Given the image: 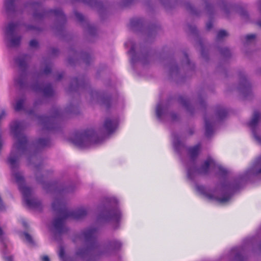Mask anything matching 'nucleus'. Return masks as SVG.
Listing matches in <instances>:
<instances>
[{"mask_svg":"<svg viewBox=\"0 0 261 261\" xmlns=\"http://www.w3.org/2000/svg\"><path fill=\"white\" fill-rule=\"evenodd\" d=\"M172 137L174 152L186 168L188 179L198 192L209 199L222 203L227 202L246 182L261 177V156L244 173L229 179L228 171L211 157L207 158L199 168L197 167L200 143L187 147L177 134L172 133Z\"/></svg>","mask_w":261,"mask_h":261,"instance_id":"nucleus-1","label":"nucleus"},{"mask_svg":"<svg viewBox=\"0 0 261 261\" xmlns=\"http://www.w3.org/2000/svg\"><path fill=\"white\" fill-rule=\"evenodd\" d=\"M100 212L95 225L90 226L81 231L80 237L84 240L86 247L79 248L76 255L82 259L88 257L90 260H96L103 256H109L120 249L122 243L117 240H112L104 245H100L97 241V234L100 225L111 221L116 223L114 229L119 227L122 214L118 207V200L114 197L103 198L99 206Z\"/></svg>","mask_w":261,"mask_h":261,"instance_id":"nucleus-2","label":"nucleus"},{"mask_svg":"<svg viewBox=\"0 0 261 261\" xmlns=\"http://www.w3.org/2000/svg\"><path fill=\"white\" fill-rule=\"evenodd\" d=\"M10 127L11 133L17 139V141L13 144L7 161L11 169L12 176L18 184L25 204L30 208H39L41 207V202L36 198H31V189L24 185L23 176L20 172H16L19 158L22 154L29 151L31 147L27 137L22 133L25 127L24 122L21 121H15L11 123Z\"/></svg>","mask_w":261,"mask_h":261,"instance_id":"nucleus-3","label":"nucleus"},{"mask_svg":"<svg viewBox=\"0 0 261 261\" xmlns=\"http://www.w3.org/2000/svg\"><path fill=\"white\" fill-rule=\"evenodd\" d=\"M52 209L59 216L54 219L53 225L56 231L60 234L68 231V228L64 226L67 219H80L85 217L88 213L87 210L84 207L69 210L63 198H57L55 199L52 203Z\"/></svg>","mask_w":261,"mask_h":261,"instance_id":"nucleus-4","label":"nucleus"},{"mask_svg":"<svg viewBox=\"0 0 261 261\" xmlns=\"http://www.w3.org/2000/svg\"><path fill=\"white\" fill-rule=\"evenodd\" d=\"M103 140V138L99 137L93 129L76 132L72 139L73 143L81 148L89 147L93 144H99Z\"/></svg>","mask_w":261,"mask_h":261,"instance_id":"nucleus-5","label":"nucleus"},{"mask_svg":"<svg viewBox=\"0 0 261 261\" xmlns=\"http://www.w3.org/2000/svg\"><path fill=\"white\" fill-rule=\"evenodd\" d=\"M215 111V117L204 116V135L207 138H210L214 134L216 122L223 120L228 113L226 109L219 105L216 106Z\"/></svg>","mask_w":261,"mask_h":261,"instance_id":"nucleus-6","label":"nucleus"},{"mask_svg":"<svg viewBox=\"0 0 261 261\" xmlns=\"http://www.w3.org/2000/svg\"><path fill=\"white\" fill-rule=\"evenodd\" d=\"M64 112L58 108H54L51 110L50 115L38 116V119L44 129L57 130L60 127V121Z\"/></svg>","mask_w":261,"mask_h":261,"instance_id":"nucleus-7","label":"nucleus"},{"mask_svg":"<svg viewBox=\"0 0 261 261\" xmlns=\"http://www.w3.org/2000/svg\"><path fill=\"white\" fill-rule=\"evenodd\" d=\"M32 7L34 10L33 16L36 21L42 20L47 15L53 14L61 23H65L66 21V16L61 9L46 10L42 4L37 2L32 3Z\"/></svg>","mask_w":261,"mask_h":261,"instance_id":"nucleus-8","label":"nucleus"},{"mask_svg":"<svg viewBox=\"0 0 261 261\" xmlns=\"http://www.w3.org/2000/svg\"><path fill=\"white\" fill-rule=\"evenodd\" d=\"M254 237L246 238L244 240V244L242 246L232 248L227 254L223 255L221 259H227L229 261H245L244 256L246 248L252 244Z\"/></svg>","mask_w":261,"mask_h":261,"instance_id":"nucleus-9","label":"nucleus"},{"mask_svg":"<svg viewBox=\"0 0 261 261\" xmlns=\"http://www.w3.org/2000/svg\"><path fill=\"white\" fill-rule=\"evenodd\" d=\"M89 94L91 100H95L105 106L107 109H109L112 105L116 106L119 105L120 107H123L124 100L122 98H118L117 99L112 98L110 96L105 95L96 90H91Z\"/></svg>","mask_w":261,"mask_h":261,"instance_id":"nucleus-10","label":"nucleus"},{"mask_svg":"<svg viewBox=\"0 0 261 261\" xmlns=\"http://www.w3.org/2000/svg\"><path fill=\"white\" fill-rule=\"evenodd\" d=\"M30 59V56L23 54L19 56L15 60V63L18 64L19 68L21 70V73L19 77L15 79V84L21 89L24 88L27 84L25 72L27 68V63Z\"/></svg>","mask_w":261,"mask_h":261,"instance_id":"nucleus-11","label":"nucleus"},{"mask_svg":"<svg viewBox=\"0 0 261 261\" xmlns=\"http://www.w3.org/2000/svg\"><path fill=\"white\" fill-rule=\"evenodd\" d=\"M125 45L126 46L131 45L128 54L131 55L130 62L133 68H134L135 64L138 62H140L143 65L148 63L149 59V55L148 53H142L141 55L138 54L135 51L136 45L131 40L125 42Z\"/></svg>","mask_w":261,"mask_h":261,"instance_id":"nucleus-12","label":"nucleus"},{"mask_svg":"<svg viewBox=\"0 0 261 261\" xmlns=\"http://www.w3.org/2000/svg\"><path fill=\"white\" fill-rule=\"evenodd\" d=\"M155 114L158 119L161 122L166 121L169 116L172 121H176L178 118V116L176 113L169 114L168 105L163 103L162 101H160L156 105Z\"/></svg>","mask_w":261,"mask_h":261,"instance_id":"nucleus-13","label":"nucleus"},{"mask_svg":"<svg viewBox=\"0 0 261 261\" xmlns=\"http://www.w3.org/2000/svg\"><path fill=\"white\" fill-rule=\"evenodd\" d=\"M239 85L238 87L239 91L245 97H247L252 93L251 85L246 79L245 73L241 71L239 73Z\"/></svg>","mask_w":261,"mask_h":261,"instance_id":"nucleus-14","label":"nucleus"},{"mask_svg":"<svg viewBox=\"0 0 261 261\" xmlns=\"http://www.w3.org/2000/svg\"><path fill=\"white\" fill-rule=\"evenodd\" d=\"M260 117V114L259 112L258 111H255L253 113L252 119L248 122L247 125L250 128L254 139L259 144H261V136L258 135L256 132V127Z\"/></svg>","mask_w":261,"mask_h":261,"instance_id":"nucleus-15","label":"nucleus"},{"mask_svg":"<svg viewBox=\"0 0 261 261\" xmlns=\"http://www.w3.org/2000/svg\"><path fill=\"white\" fill-rule=\"evenodd\" d=\"M32 89L36 92H42L45 97H51L54 93L51 84H44L37 82L32 85Z\"/></svg>","mask_w":261,"mask_h":261,"instance_id":"nucleus-16","label":"nucleus"},{"mask_svg":"<svg viewBox=\"0 0 261 261\" xmlns=\"http://www.w3.org/2000/svg\"><path fill=\"white\" fill-rule=\"evenodd\" d=\"M118 121L116 118H107L103 124V128L107 134L110 135L114 133L117 128Z\"/></svg>","mask_w":261,"mask_h":261,"instance_id":"nucleus-17","label":"nucleus"},{"mask_svg":"<svg viewBox=\"0 0 261 261\" xmlns=\"http://www.w3.org/2000/svg\"><path fill=\"white\" fill-rule=\"evenodd\" d=\"M74 1L82 2L87 4L92 8H96L100 13L103 10H106L108 8V5L106 3L98 1L97 0H74Z\"/></svg>","mask_w":261,"mask_h":261,"instance_id":"nucleus-18","label":"nucleus"},{"mask_svg":"<svg viewBox=\"0 0 261 261\" xmlns=\"http://www.w3.org/2000/svg\"><path fill=\"white\" fill-rule=\"evenodd\" d=\"M49 187L51 189H54L56 192H57L60 194H63L72 192L74 190L75 188L73 185H70L67 186L62 185H58L57 183L50 184Z\"/></svg>","mask_w":261,"mask_h":261,"instance_id":"nucleus-19","label":"nucleus"},{"mask_svg":"<svg viewBox=\"0 0 261 261\" xmlns=\"http://www.w3.org/2000/svg\"><path fill=\"white\" fill-rule=\"evenodd\" d=\"M178 102L182 105L186 111L193 114L195 110V106L192 103L191 101L184 96H180L178 98Z\"/></svg>","mask_w":261,"mask_h":261,"instance_id":"nucleus-20","label":"nucleus"},{"mask_svg":"<svg viewBox=\"0 0 261 261\" xmlns=\"http://www.w3.org/2000/svg\"><path fill=\"white\" fill-rule=\"evenodd\" d=\"M88 81L84 77H74L72 80L70 88L71 89L84 88L88 85Z\"/></svg>","mask_w":261,"mask_h":261,"instance_id":"nucleus-21","label":"nucleus"},{"mask_svg":"<svg viewBox=\"0 0 261 261\" xmlns=\"http://www.w3.org/2000/svg\"><path fill=\"white\" fill-rule=\"evenodd\" d=\"M144 25V20L141 18H134L130 19L129 24L130 29L134 31L141 29Z\"/></svg>","mask_w":261,"mask_h":261,"instance_id":"nucleus-22","label":"nucleus"},{"mask_svg":"<svg viewBox=\"0 0 261 261\" xmlns=\"http://www.w3.org/2000/svg\"><path fill=\"white\" fill-rule=\"evenodd\" d=\"M16 0H5V8L7 13H10L16 11V7L15 2Z\"/></svg>","mask_w":261,"mask_h":261,"instance_id":"nucleus-23","label":"nucleus"},{"mask_svg":"<svg viewBox=\"0 0 261 261\" xmlns=\"http://www.w3.org/2000/svg\"><path fill=\"white\" fill-rule=\"evenodd\" d=\"M19 25L18 22H10L6 28V34L8 37H12Z\"/></svg>","mask_w":261,"mask_h":261,"instance_id":"nucleus-24","label":"nucleus"},{"mask_svg":"<svg viewBox=\"0 0 261 261\" xmlns=\"http://www.w3.org/2000/svg\"><path fill=\"white\" fill-rule=\"evenodd\" d=\"M37 146L38 147L42 148L49 146L51 144L50 140L48 138H39L37 141Z\"/></svg>","mask_w":261,"mask_h":261,"instance_id":"nucleus-25","label":"nucleus"},{"mask_svg":"<svg viewBox=\"0 0 261 261\" xmlns=\"http://www.w3.org/2000/svg\"><path fill=\"white\" fill-rule=\"evenodd\" d=\"M219 6L224 11L226 16L228 17L229 10L232 9L233 6L230 4H228L222 1L221 3H219Z\"/></svg>","mask_w":261,"mask_h":261,"instance_id":"nucleus-26","label":"nucleus"},{"mask_svg":"<svg viewBox=\"0 0 261 261\" xmlns=\"http://www.w3.org/2000/svg\"><path fill=\"white\" fill-rule=\"evenodd\" d=\"M21 39L20 36L11 37L9 40V47H13L18 46L20 43Z\"/></svg>","mask_w":261,"mask_h":261,"instance_id":"nucleus-27","label":"nucleus"},{"mask_svg":"<svg viewBox=\"0 0 261 261\" xmlns=\"http://www.w3.org/2000/svg\"><path fill=\"white\" fill-rule=\"evenodd\" d=\"M184 5L186 10L191 14L195 15L199 14V12L189 2H186Z\"/></svg>","mask_w":261,"mask_h":261,"instance_id":"nucleus-28","label":"nucleus"},{"mask_svg":"<svg viewBox=\"0 0 261 261\" xmlns=\"http://www.w3.org/2000/svg\"><path fill=\"white\" fill-rule=\"evenodd\" d=\"M81 58L84 62L87 65H89L91 61H92L91 55L88 53H82L81 54Z\"/></svg>","mask_w":261,"mask_h":261,"instance_id":"nucleus-29","label":"nucleus"},{"mask_svg":"<svg viewBox=\"0 0 261 261\" xmlns=\"http://www.w3.org/2000/svg\"><path fill=\"white\" fill-rule=\"evenodd\" d=\"M86 27L87 32L91 35H94L96 33L95 27L87 22H86Z\"/></svg>","mask_w":261,"mask_h":261,"instance_id":"nucleus-30","label":"nucleus"},{"mask_svg":"<svg viewBox=\"0 0 261 261\" xmlns=\"http://www.w3.org/2000/svg\"><path fill=\"white\" fill-rule=\"evenodd\" d=\"M24 101L25 99L24 98H21L17 100L14 107L15 110L16 111H19L22 110L23 108Z\"/></svg>","mask_w":261,"mask_h":261,"instance_id":"nucleus-31","label":"nucleus"},{"mask_svg":"<svg viewBox=\"0 0 261 261\" xmlns=\"http://www.w3.org/2000/svg\"><path fill=\"white\" fill-rule=\"evenodd\" d=\"M237 11L241 17L244 19H247L248 18V14L246 10L242 7H239L237 9Z\"/></svg>","mask_w":261,"mask_h":261,"instance_id":"nucleus-32","label":"nucleus"},{"mask_svg":"<svg viewBox=\"0 0 261 261\" xmlns=\"http://www.w3.org/2000/svg\"><path fill=\"white\" fill-rule=\"evenodd\" d=\"M43 164L42 163H40L39 164H36L34 166V170L35 171V174L36 176V179L38 182H42V181L41 178H40L39 175H38V172L42 168Z\"/></svg>","mask_w":261,"mask_h":261,"instance_id":"nucleus-33","label":"nucleus"},{"mask_svg":"<svg viewBox=\"0 0 261 261\" xmlns=\"http://www.w3.org/2000/svg\"><path fill=\"white\" fill-rule=\"evenodd\" d=\"M255 34H250L246 35L244 38L245 40V45H248L250 43L253 42L255 39Z\"/></svg>","mask_w":261,"mask_h":261,"instance_id":"nucleus-34","label":"nucleus"},{"mask_svg":"<svg viewBox=\"0 0 261 261\" xmlns=\"http://www.w3.org/2000/svg\"><path fill=\"white\" fill-rule=\"evenodd\" d=\"M0 242L2 245L4 249L6 248V239L5 237V233L2 228L0 227Z\"/></svg>","mask_w":261,"mask_h":261,"instance_id":"nucleus-35","label":"nucleus"},{"mask_svg":"<svg viewBox=\"0 0 261 261\" xmlns=\"http://www.w3.org/2000/svg\"><path fill=\"white\" fill-rule=\"evenodd\" d=\"M219 50L221 55L224 57H229L231 55L230 50L227 48H220Z\"/></svg>","mask_w":261,"mask_h":261,"instance_id":"nucleus-36","label":"nucleus"},{"mask_svg":"<svg viewBox=\"0 0 261 261\" xmlns=\"http://www.w3.org/2000/svg\"><path fill=\"white\" fill-rule=\"evenodd\" d=\"M227 33L225 30H220L217 33L216 40L217 41H219L221 39H223L224 37L227 36Z\"/></svg>","mask_w":261,"mask_h":261,"instance_id":"nucleus-37","label":"nucleus"},{"mask_svg":"<svg viewBox=\"0 0 261 261\" xmlns=\"http://www.w3.org/2000/svg\"><path fill=\"white\" fill-rule=\"evenodd\" d=\"M205 9L207 12L211 15L213 14L214 11V6L213 5L211 4L208 2L206 1Z\"/></svg>","mask_w":261,"mask_h":261,"instance_id":"nucleus-38","label":"nucleus"},{"mask_svg":"<svg viewBox=\"0 0 261 261\" xmlns=\"http://www.w3.org/2000/svg\"><path fill=\"white\" fill-rule=\"evenodd\" d=\"M23 234L24 236V238L28 243H29L31 245H34V241L33 239V238L30 234H29L27 232H24L23 233Z\"/></svg>","mask_w":261,"mask_h":261,"instance_id":"nucleus-39","label":"nucleus"},{"mask_svg":"<svg viewBox=\"0 0 261 261\" xmlns=\"http://www.w3.org/2000/svg\"><path fill=\"white\" fill-rule=\"evenodd\" d=\"M2 250L3 253L4 254V258L5 261H13V257L12 256H5V255L7 253L6 251V248L7 246H6V248L4 249V247H2Z\"/></svg>","mask_w":261,"mask_h":261,"instance_id":"nucleus-40","label":"nucleus"},{"mask_svg":"<svg viewBox=\"0 0 261 261\" xmlns=\"http://www.w3.org/2000/svg\"><path fill=\"white\" fill-rule=\"evenodd\" d=\"M74 14L77 21L82 23L85 21V17L81 13L75 12Z\"/></svg>","mask_w":261,"mask_h":261,"instance_id":"nucleus-41","label":"nucleus"},{"mask_svg":"<svg viewBox=\"0 0 261 261\" xmlns=\"http://www.w3.org/2000/svg\"><path fill=\"white\" fill-rule=\"evenodd\" d=\"M198 105L200 109H205L206 106L205 102L203 98L199 97Z\"/></svg>","mask_w":261,"mask_h":261,"instance_id":"nucleus-42","label":"nucleus"},{"mask_svg":"<svg viewBox=\"0 0 261 261\" xmlns=\"http://www.w3.org/2000/svg\"><path fill=\"white\" fill-rule=\"evenodd\" d=\"M135 1V0H121V6L122 7H127Z\"/></svg>","mask_w":261,"mask_h":261,"instance_id":"nucleus-43","label":"nucleus"},{"mask_svg":"<svg viewBox=\"0 0 261 261\" xmlns=\"http://www.w3.org/2000/svg\"><path fill=\"white\" fill-rule=\"evenodd\" d=\"M185 60L184 61V64L188 66L191 67V62L188 58V55L186 53L184 54Z\"/></svg>","mask_w":261,"mask_h":261,"instance_id":"nucleus-44","label":"nucleus"},{"mask_svg":"<svg viewBox=\"0 0 261 261\" xmlns=\"http://www.w3.org/2000/svg\"><path fill=\"white\" fill-rule=\"evenodd\" d=\"M189 31L192 34H196L197 32V29L195 25H188Z\"/></svg>","mask_w":261,"mask_h":261,"instance_id":"nucleus-45","label":"nucleus"},{"mask_svg":"<svg viewBox=\"0 0 261 261\" xmlns=\"http://www.w3.org/2000/svg\"><path fill=\"white\" fill-rule=\"evenodd\" d=\"M51 71V66L50 65H47L43 70V73L45 74H48Z\"/></svg>","mask_w":261,"mask_h":261,"instance_id":"nucleus-46","label":"nucleus"},{"mask_svg":"<svg viewBox=\"0 0 261 261\" xmlns=\"http://www.w3.org/2000/svg\"><path fill=\"white\" fill-rule=\"evenodd\" d=\"M29 44L31 47L35 48V47H38V42L36 40L33 39L30 41Z\"/></svg>","mask_w":261,"mask_h":261,"instance_id":"nucleus-47","label":"nucleus"},{"mask_svg":"<svg viewBox=\"0 0 261 261\" xmlns=\"http://www.w3.org/2000/svg\"><path fill=\"white\" fill-rule=\"evenodd\" d=\"M26 29L28 30H38V28L32 25H25Z\"/></svg>","mask_w":261,"mask_h":261,"instance_id":"nucleus-48","label":"nucleus"},{"mask_svg":"<svg viewBox=\"0 0 261 261\" xmlns=\"http://www.w3.org/2000/svg\"><path fill=\"white\" fill-rule=\"evenodd\" d=\"M178 71V67L177 65L172 66L170 67V71L171 73H173L174 72H177Z\"/></svg>","mask_w":261,"mask_h":261,"instance_id":"nucleus-49","label":"nucleus"},{"mask_svg":"<svg viewBox=\"0 0 261 261\" xmlns=\"http://www.w3.org/2000/svg\"><path fill=\"white\" fill-rule=\"evenodd\" d=\"M63 76H64V73L63 72L59 73L57 74V77H56V80L57 81H60V80H61L63 78Z\"/></svg>","mask_w":261,"mask_h":261,"instance_id":"nucleus-50","label":"nucleus"},{"mask_svg":"<svg viewBox=\"0 0 261 261\" xmlns=\"http://www.w3.org/2000/svg\"><path fill=\"white\" fill-rule=\"evenodd\" d=\"M65 252L63 248H61L59 251V256L60 257L63 258L64 256Z\"/></svg>","mask_w":261,"mask_h":261,"instance_id":"nucleus-51","label":"nucleus"},{"mask_svg":"<svg viewBox=\"0 0 261 261\" xmlns=\"http://www.w3.org/2000/svg\"><path fill=\"white\" fill-rule=\"evenodd\" d=\"M213 27V23L211 21H209L206 23V27L207 30H210Z\"/></svg>","mask_w":261,"mask_h":261,"instance_id":"nucleus-52","label":"nucleus"},{"mask_svg":"<svg viewBox=\"0 0 261 261\" xmlns=\"http://www.w3.org/2000/svg\"><path fill=\"white\" fill-rule=\"evenodd\" d=\"M41 102H42V101L40 99L36 100L34 102V107H36L38 105L41 104Z\"/></svg>","mask_w":261,"mask_h":261,"instance_id":"nucleus-53","label":"nucleus"},{"mask_svg":"<svg viewBox=\"0 0 261 261\" xmlns=\"http://www.w3.org/2000/svg\"><path fill=\"white\" fill-rule=\"evenodd\" d=\"M41 259L42 261H50L49 257L47 255L43 256Z\"/></svg>","mask_w":261,"mask_h":261,"instance_id":"nucleus-54","label":"nucleus"},{"mask_svg":"<svg viewBox=\"0 0 261 261\" xmlns=\"http://www.w3.org/2000/svg\"><path fill=\"white\" fill-rule=\"evenodd\" d=\"M200 45L201 47V55L204 57V49L203 46L202 44V43L201 42H200Z\"/></svg>","mask_w":261,"mask_h":261,"instance_id":"nucleus-55","label":"nucleus"},{"mask_svg":"<svg viewBox=\"0 0 261 261\" xmlns=\"http://www.w3.org/2000/svg\"><path fill=\"white\" fill-rule=\"evenodd\" d=\"M188 134L189 135L191 136L192 135H193L194 133V130L193 128H190L189 130H188Z\"/></svg>","mask_w":261,"mask_h":261,"instance_id":"nucleus-56","label":"nucleus"},{"mask_svg":"<svg viewBox=\"0 0 261 261\" xmlns=\"http://www.w3.org/2000/svg\"><path fill=\"white\" fill-rule=\"evenodd\" d=\"M51 52L53 54L56 55L57 53L59 52V50L58 49L54 48L51 49Z\"/></svg>","mask_w":261,"mask_h":261,"instance_id":"nucleus-57","label":"nucleus"},{"mask_svg":"<svg viewBox=\"0 0 261 261\" xmlns=\"http://www.w3.org/2000/svg\"><path fill=\"white\" fill-rule=\"evenodd\" d=\"M257 24L261 28V20H259L256 22Z\"/></svg>","mask_w":261,"mask_h":261,"instance_id":"nucleus-58","label":"nucleus"},{"mask_svg":"<svg viewBox=\"0 0 261 261\" xmlns=\"http://www.w3.org/2000/svg\"><path fill=\"white\" fill-rule=\"evenodd\" d=\"M156 29V27H155L154 29H152V30L151 33H152V32L154 31Z\"/></svg>","mask_w":261,"mask_h":261,"instance_id":"nucleus-59","label":"nucleus"},{"mask_svg":"<svg viewBox=\"0 0 261 261\" xmlns=\"http://www.w3.org/2000/svg\"><path fill=\"white\" fill-rule=\"evenodd\" d=\"M28 160L29 162L30 163V158H29L28 159Z\"/></svg>","mask_w":261,"mask_h":261,"instance_id":"nucleus-60","label":"nucleus"},{"mask_svg":"<svg viewBox=\"0 0 261 261\" xmlns=\"http://www.w3.org/2000/svg\"><path fill=\"white\" fill-rule=\"evenodd\" d=\"M259 230L261 231V225H260V227H259Z\"/></svg>","mask_w":261,"mask_h":261,"instance_id":"nucleus-61","label":"nucleus"},{"mask_svg":"<svg viewBox=\"0 0 261 261\" xmlns=\"http://www.w3.org/2000/svg\"><path fill=\"white\" fill-rule=\"evenodd\" d=\"M32 113V111H30V112H29V114H31Z\"/></svg>","mask_w":261,"mask_h":261,"instance_id":"nucleus-62","label":"nucleus"},{"mask_svg":"<svg viewBox=\"0 0 261 261\" xmlns=\"http://www.w3.org/2000/svg\"><path fill=\"white\" fill-rule=\"evenodd\" d=\"M44 188L47 189V188L45 186L44 187Z\"/></svg>","mask_w":261,"mask_h":261,"instance_id":"nucleus-63","label":"nucleus"},{"mask_svg":"<svg viewBox=\"0 0 261 261\" xmlns=\"http://www.w3.org/2000/svg\"><path fill=\"white\" fill-rule=\"evenodd\" d=\"M259 72L261 73V69L259 70Z\"/></svg>","mask_w":261,"mask_h":261,"instance_id":"nucleus-64","label":"nucleus"}]
</instances>
